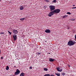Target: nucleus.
Instances as JSON below:
<instances>
[{
  "mask_svg": "<svg viewBox=\"0 0 76 76\" xmlns=\"http://www.w3.org/2000/svg\"><path fill=\"white\" fill-rule=\"evenodd\" d=\"M54 12L53 11H51L49 13V14H48V16L51 17L52 16L54 15Z\"/></svg>",
  "mask_w": 76,
  "mask_h": 76,
  "instance_id": "3",
  "label": "nucleus"
},
{
  "mask_svg": "<svg viewBox=\"0 0 76 76\" xmlns=\"http://www.w3.org/2000/svg\"><path fill=\"white\" fill-rule=\"evenodd\" d=\"M73 7H74V6H75V5H73Z\"/></svg>",
  "mask_w": 76,
  "mask_h": 76,
  "instance_id": "32",
  "label": "nucleus"
},
{
  "mask_svg": "<svg viewBox=\"0 0 76 76\" xmlns=\"http://www.w3.org/2000/svg\"><path fill=\"white\" fill-rule=\"evenodd\" d=\"M8 33H9L10 35H11V34H12V32H10L9 31H8Z\"/></svg>",
  "mask_w": 76,
  "mask_h": 76,
  "instance_id": "20",
  "label": "nucleus"
},
{
  "mask_svg": "<svg viewBox=\"0 0 76 76\" xmlns=\"http://www.w3.org/2000/svg\"><path fill=\"white\" fill-rule=\"evenodd\" d=\"M66 29H69V27H67Z\"/></svg>",
  "mask_w": 76,
  "mask_h": 76,
  "instance_id": "23",
  "label": "nucleus"
},
{
  "mask_svg": "<svg viewBox=\"0 0 76 76\" xmlns=\"http://www.w3.org/2000/svg\"><path fill=\"white\" fill-rule=\"evenodd\" d=\"M45 42H47V41H45Z\"/></svg>",
  "mask_w": 76,
  "mask_h": 76,
  "instance_id": "33",
  "label": "nucleus"
},
{
  "mask_svg": "<svg viewBox=\"0 0 76 76\" xmlns=\"http://www.w3.org/2000/svg\"><path fill=\"white\" fill-rule=\"evenodd\" d=\"M44 70H45V71H47V70H48V69L46 68H44Z\"/></svg>",
  "mask_w": 76,
  "mask_h": 76,
  "instance_id": "17",
  "label": "nucleus"
},
{
  "mask_svg": "<svg viewBox=\"0 0 76 76\" xmlns=\"http://www.w3.org/2000/svg\"><path fill=\"white\" fill-rule=\"evenodd\" d=\"M23 9V7L22 6H21L20 7V10H22Z\"/></svg>",
  "mask_w": 76,
  "mask_h": 76,
  "instance_id": "11",
  "label": "nucleus"
},
{
  "mask_svg": "<svg viewBox=\"0 0 76 76\" xmlns=\"http://www.w3.org/2000/svg\"><path fill=\"white\" fill-rule=\"evenodd\" d=\"M0 34H4V33H3V32H0Z\"/></svg>",
  "mask_w": 76,
  "mask_h": 76,
  "instance_id": "22",
  "label": "nucleus"
},
{
  "mask_svg": "<svg viewBox=\"0 0 76 76\" xmlns=\"http://www.w3.org/2000/svg\"><path fill=\"white\" fill-rule=\"evenodd\" d=\"M48 54H50V53H48Z\"/></svg>",
  "mask_w": 76,
  "mask_h": 76,
  "instance_id": "37",
  "label": "nucleus"
},
{
  "mask_svg": "<svg viewBox=\"0 0 76 76\" xmlns=\"http://www.w3.org/2000/svg\"><path fill=\"white\" fill-rule=\"evenodd\" d=\"M72 9H76V7H73L72 8Z\"/></svg>",
  "mask_w": 76,
  "mask_h": 76,
  "instance_id": "26",
  "label": "nucleus"
},
{
  "mask_svg": "<svg viewBox=\"0 0 76 76\" xmlns=\"http://www.w3.org/2000/svg\"><path fill=\"white\" fill-rule=\"evenodd\" d=\"M24 75H25V73L22 72L20 74V76H25Z\"/></svg>",
  "mask_w": 76,
  "mask_h": 76,
  "instance_id": "10",
  "label": "nucleus"
},
{
  "mask_svg": "<svg viewBox=\"0 0 76 76\" xmlns=\"http://www.w3.org/2000/svg\"><path fill=\"white\" fill-rule=\"evenodd\" d=\"M54 60V59H52V58H49V61H50V62H52V61H53Z\"/></svg>",
  "mask_w": 76,
  "mask_h": 76,
  "instance_id": "9",
  "label": "nucleus"
},
{
  "mask_svg": "<svg viewBox=\"0 0 76 76\" xmlns=\"http://www.w3.org/2000/svg\"><path fill=\"white\" fill-rule=\"evenodd\" d=\"M50 76H55V75H53V74H52V75H50Z\"/></svg>",
  "mask_w": 76,
  "mask_h": 76,
  "instance_id": "24",
  "label": "nucleus"
},
{
  "mask_svg": "<svg viewBox=\"0 0 76 76\" xmlns=\"http://www.w3.org/2000/svg\"><path fill=\"white\" fill-rule=\"evenodd\" d=\"M49 8L50 9V11H53V10H55V6L50 5L49 6Z\"/></svg>",
  "mask_w": 76,
  "mask_h": 76,
  "instance_id": "2",
  "label": "nucleus"
},
{
  "mask_svg": "<svg viewBox=\"0 0 76 76\" xmlns=\"http://www.w3.org/2000/svg\"><path fill=\"white\" fill-rule=\"evenodd\" d=\"M46 2H48V1H48V0H46Z\"/></svg>",
  "mask_w": 76,
  "mask_h": 76,
  "instance_id": "28",
  "label": "nucleus"
},
{
  "mask_svg": "<svg viewBox=\"0 0 76 76\" xmlns=\"http://www.w3.org/2000/svg\"><path fill=\"white\" fill-rule=\"evenodd\" d=\"M68 16V15H64V16L62 17L63 18H64V19L66 18H67Z\"/></svg>",
  "mask_w": 76,
  "mask_h": 76,
  "instance_id": "13",
  "label": "nucleus"
},
{
  "mask_svg": "<svg viewBox=\"0 0 76 76\" xmlns=\"http://www.w3.org/2000/svg\"><path fill=\"white\" fill-rule=\"evenodd\" d=\"M14 67H16V66H14Z\"/></svg>",
  "mask_w": 76,
  "mask_h": 76,
  "instance_id": "35",
  "label": "nucleus"
},
{
  "mask_svg": "<svg viewBox=\"0 0 76 76\" xmlns=\"http://www.w3.org/2000/svg\"><path fill=\"white\" fill-rule=\"evenodd\" d=\"M38 54L39 55V54H41V53H38Z\"/></svg>",
  "mask_w": 76,
  "mask_h": 76,
  "instance_id": "29",
  "label": "nucleus"
},
{
  "mask_svg": "<svg viewBox=\"0 0 76 76\" xmlns=\"http://www.w3.org/2000/svg\"><path fill=\"white\" fill-rule=\"evenodd\" d=\"M66 14H68V15H71V13L69 12H68L67 13H66Z\"/></svg>",
  "mask_w": 76,
  "mask_h": 76,
  "instance_id": "19",
  "label": "nucleus"
},
{
  "mask_svg": "<svg viewBox=\"0 0 76 76\" xmlns=\"http://www.w3.org/2000/svg\"><path fill=\"white\" fill-rule=\"evenodd\" d=\"M45 31L46 33H48L49 34L51 33V31L50 29H46Z\"/></svg>",
  "mask_w": 76,
  "mask_h": 76,
  "instance_id": "6",
  "label": "nucleus"
},
{
  "mask_svg": "<svg viewBox=\"0 0 76 76\" xmlns=\"http://www.w3.org/2000/svg\"><path fill=\"white\" fill-rule=\"evenodd\" d=\"M62 75H65V73H62Z\"/></svg>",
  "mask_w": 76,
  "mask_h": 76,
  "instance_id": "27",
  "label": "nucleus"
},
{
  "mask_svg": "<svg viewBox=\"0 0 76 76\" xmlns=\"http://www.w3.org/2000/svg\"><path fill=\"white\" fill-rule=\"evenodd\" d=\"M56 69H57V70H58V72H61V71L60 70V68L59 67L57 68H56Z\"/></svg>",
  "mask_w": 76,
  "mask_h": 76,
  "instance_id": "12",
  "label": "nucleus"
},
{
  "mask_svg": "<svg viewBox=\"0 0 76 76\" xmlns=\"http://www.w3.org/2000/svg\"><path fill=\"white\" fill-rule=\"evenodd\" d=\"M53 2L54 3H56V0H54L53 1Z\"/></svg>",
  "mask_w": 76,
  "mask_h": 76,
  "instance_id": "21",
  "label": "nucleus"
},
{
  "mask_svg": "<svg viewBox=\"0 0 76 76\" xmlns=\"http://www.w3.org/2000/svg\"><path fill=\"white\" fill-rule=\"evenodd\" d=\"M75 44V41L70 40L68 43V45L69 46H72L73 45Z\"/></svg>",
  "mask_w": 76,
  "mask_h": 76,
  "instance_id": "1",
  "label": "nucleus"
},
{
  "mask_svg": "<svg viewBox=\"0 0 76 76\" xmlns=\"http://www.w3.org/2000/svg\"><path fill=\"white\" fill-rule=\"evenodd\" d=\"M20 73V71L18 69H17L16 72H15L14 75H16L19 74Z\"/></svg>",
  "mask_w": 76,
  "mask_h": 76,
  "instance_id": "5",
  "label": "nucleus"
},
{
  "mask_svg": "<svg viewBox=\"0 0 76 76\" xmlns=\"http://www.w3.org/2000/svg\"><path fill=\"white\" fill-rule=\"evenodd\" d=\"M75 20V19H74L72 20Z\"/></svg>",
  "mask_w": 76,
  "mask_h": 76,
  "instance_id": "31",
  "label": "nucleus"
},
{
  "mask_svg": "<svg viewBox=\"0 0 76 76\" xmlns=\"http://www.w3.org/2000/svg\"><path fill=\"white\" fill-rule=\"evenodd\" d=\"M29 69H32V67L31 66H30L29 67Z\"/></svg>",
  "mask_w": 76,
  "mask_h": 76,
  "instance_id": "25",
  "label": "nucleus"
},
{
  "mask_svg": "<svg viewBox=\"0 0 76 76\" xmlns=\"http://www.w3.org/2000/svg\"><path fill=\"white\" fill-rule=\"evenodd\" d=\"M13 32L14 34H17L18 33V30H13Z\"/></svg>",
  "mask_w": 76,
  "mask_h": 76,
  "instance_id": "7",
  "label": "nucleus"
},
{
  "mask_svg": "<svg viewBox=\"0 0 76 76\" xmlns=\"http://www.w3.org/2000/svg\"><path fill=\"white\" fill-rule=\"evenodd\" d=\"M1 59H3V57H1Z\"/></svg>",
  "mask_w": 76,
  "mask_h": 76,
  "instance_id": "34",
  "label": "nucleus"
},
{
  "mask_svg": "<svg viewBox=\"0 0 76 76\" xmlns=\"http://www.w3.org/2000/svg\"><path fill=\"white\" fill-rule=\"evenodd\" d=\"M0 53H1V50H0Z\"/></svg>",
  "mask_w": 76,
  "mask_h": 76,
  "instance_id": "36",
  "label": "nucleus"
},
{
  "mask_svg": "<svg viewBox=\"0 0 76 76\" xmlns=\"http://www.w3.org/2000/svg\"><path fill=\"white\" fill-rule=\"evenodd\" d=\"M55 74L56 75V76H60V74L59 73H56Z\"/></svg>",
  "mask_w": 76,
  "mask_h": 76,
  "instance_id": "14",
  "label": "nucleus"
},
{
  "mask_svg": "<svg viewBox=\"0 0 76 76\" xmlns=\"http://www.w3.org/2000/svg\"><path fill=\"white\" fill-rule=\"evenodd\" d=\"M6 69L7 70H8L9 69V66H7V67Z\"/></svg>",
  "mask_w": 76,
  "mask_h": 76,
  "instance_id": "15",
  "label": "nucleus"
},
{
  "mask_svg": "<svg viewBox=\"0 0 76 76\" xmlns=\"http://www.w3.org/2000/svg\"><path fill=\"white\" fill-rule=\"evenodd\" d=\"M50 74H46L44 75V76H50Z\"/></svg>",
  "mask_w": 76,
  "mask_h": 76,
  "instance_id": "18",
  "label": "nucleus"
},
{
  "mask_svg": "<svg viewBox=\"0 0 76 76\" xmlns=\"http://www.w3.org/2000/svg\"><path fill=\"white\" fill-rule=\"evenodd\" d=\"M60 71H61V72L62 71V69H60Z\"/></svg>",
  "mask_w": 76,
  "mask_h": 76,
  "instance_id": "30",
  "label": "nucleus"
},
{
  "mask_svg": "<svg viewBox=\"0 0 76 76\" xmlns=\"http://www.w3.org/2000/svg\"><path fill=\"white\" fill-rule=\"evenodd\" d=\"M13 37L15 41H16V38H17L16 35V34H14V35L13 36Z\"/></svg>",
  "mask_w": 76,
  "mask_h": 76,
  "instance_id": "8",
  "label": "nucleus"
},
{
  "mask_svg": "<svg viewBox=\"0 0 76 76\" xmlns=\"http://www.w3.org/2000/svg\"><path fill=\"white\" fill-rule=\"evenodd\" d=\"M20 20L21 21H23V20H25V18H20Z\"/></svg>",
  "mask_w": 76,
  "mask_h": 76,
  "instance_id": "16",
  "label": "nucleus"
},
{
  "mask_svg": "<svg viewBox=\"0 0 76 76\" xmlns=\"http://www.w3.org/2000/svg\"><path fill=\"white\" fill-rule=\"evenodd\" d=\"M53 12L54 13H58L60 12V10L59 9H57L55 10H54Z\"/></svg>",
  "mask_w": 76,
  "mask_h": 76,
  "instance_id": "4",
  "label": "nucleus"
}]
</instances>
